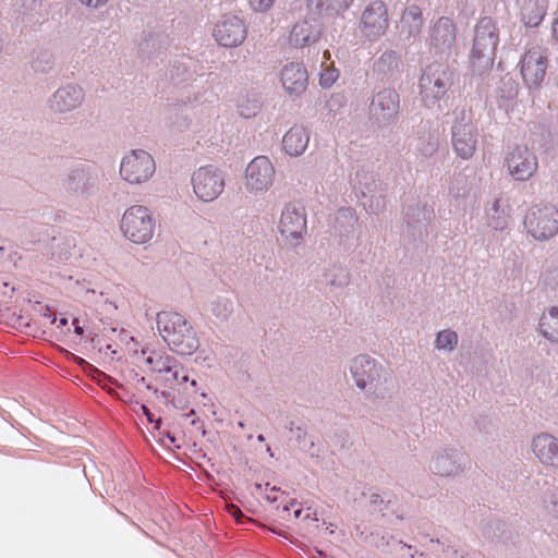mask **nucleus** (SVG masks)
Returning <instances> with one entry per match:
<instances>
[{
    "label": "nucleus",
    "mask_w": 558,
    "mask_h": 558,
    "mask_svg": "<svg viewBox=\"0 0 558 558\" xmlns=\"http://www.w3.org/2000/svg\"><path fill=\"white\" fill-rule=\"evenodd\" d=\"M157 328L162 339L179 354L190 355L198 348V339L193 327L177 312L158 313Z\"/></svg>",
    "instance_id": "nucleus-1"
},
{
    "label": "nucleus",
    "mask_w": 558,
    "mask_h": 558,
    "mask_svg": "<svg viewBox=\"0 0 558 558\" xmlns=\"http://www.w3.org/2000/svg\"><path fill=\"white\" fill-rule=\"evenodd\" d=\"M120 229L129 241L145 244L154 236L155 220L147 207L133 205L122 215Z\"/></svg>",
    "instance_id": "nucleus-2"
},
{
    "label": "nucleus",
    "mask_w": 558,
    "mask_h": 558,
    "mask_svg": "<svg viewBox=\"0 0 558 558\" xmlns=\"http://www.w3.org/2000/svg\"><path fill=\"white\" fill-rule=\"evenodd\" d=\"M352 375L361 389L369 386L377 396H385L395 387L389 372L379 367L374 360L361 355L354 359L351 366Z\"/></svg>",
    "instance_id": "nucleus-3"
},
{
    "label": "nucleus",
    "mask_w": 558,
    "mask_h": 558,
    "mask_svg": "<svg viewBox=\"0 0 558 558\" xmlns=\"http://www.w3.org/2000/svg\"><path fill=\"white\" fill-rule=\"evenodd\" d=\"M527 232L536 240H547L558 232V209L551 204L532 206L524 218Z\"/></svg>",
    "instance_id": "nucleus-4"
},
{
    "label": "nucleus",
    "mask_w": 558,
    "mask_h": 558,
    "mask_svg": "<svg viewBox=\"0 0 558 558\" xmlns=\"http://www.w3.org/2000/svg\"><path fill=\"white\" fill-rule=\"evenodd\" d=\"M155 160L145 150H132L124 156L120 165L121 178L131 184H141L147 181L155 172Z\"/></svg>",
    "instance_id": "nucleus-5"
},
{
    "label": "nucleus",
    "mask_w": 558,
    "mask_h": 558,
    "mask_svg": "<svg viewBox=\"0 0 558 558\" xmlns=\"http://www.w3.org/2000/svg\"><path fill=\"white\" fill-rule=\"evenodd\" d=\"M499 41L496 22L489 17H482L475 27L472 56L475 59H485L486 63L494 61L497 45Z\"/></svg>",
    "instance_id": "nucleus-6"
},
{
    "label": "nucleus",
    "mask_w": 558,
    "mask_h": 558,
    "mask_svg": "<svg viewBox=\"0 0 558 558\" xmlns=\"http://www.w3.org/2000/svg\"><path fill=\"white\" fill-rule=\"evenodd\" d=\"M548 57L545 48L536 46L525 51L520 60V72L529 88H537L545 80Z\"/></svg>",
    "instance_id": "nucleus-7"
},
{
    "label": "nucleus",
    "mask_w": 558,
    "mask_h": 558,
    "mask_svg": "<svg viewBox=\"0 0 558 558\" xmlns=\"http://www.w3.org/2000/svg\"><path fill=\"white\" fill-rule=\"evenodd\" d=\"M509 174L517 181H527L538 169L536 155L526 145H515L505 158Z\"/></svg>",
    "instance_id": "nucleus-8"
},
{
    "label": "nucleus",
    "mask_w": 558,
    "mask_h": 558,
    "mask_svg": "<svg viewBox=\"0 0 558 558\" xmlns=\"http://www.w3.org/2000/svg\"><path fill=\"white\" fill-rule=\"evenodd\" d=\"M275 167L268 157H255L245 169L246 191L255 194L268 191L275 181Z\"/></svg>",
    "instance_id": "nucleus-9"
},
{
    "label": "nucleus",
    "mask_w": 558,
    "mask_h": 558,
    "mask_svg": "<svg viewBox=\"0 0 558 558\" xmlns=\"http://www.w3.org/2000/svg\"><path fill=\"white\" fill-rule=\"evenodd\" d=\"M192 185L195 195L203 202L216 199L225 190L222 173L211 167H201L192 175Z\"/></svg>",
    "instance_id": "nucleus-10"
},
{
    "label": "nucleus",
    "mask_w": 558,
    "mask_h": 558,
    "mask_svg": "<svg viewBox=\"0 0 558 558\" xmlns=\"http://www.w3.org/2000/svg\"><path fill=\"white\" fill-rule=\"evenodd\" d=\"M388 25V10L383 1L372 2L362 13L361 31L368 39L381 37Z\"/></svg>",
    "instance_id": "nucleus-11"
},
{
    "label": "nucleus",
    "mask_w": 558,
    "mask_h": 558,
    "mask_svg": "<svg viewBox=\"0 0 558 558\" xmlns=\"http://www.w3.org/2000/svg\"><path fill=\"white\" fill-rule=\"evenodd\" d=\"M278 229L286 241L298 244L306 232L305 214L295 206L287 205L281 213Z\"/></svg>",
    "instance_id": "nucleus-12"
},
{
    "label": "nucleus",
    "mask_w": 558,
    "mask_h": 558,
    "mask_svg": "<svg viewBox=\"0 0 558 558\" xmlns=\"http://www.w3.org/2000/svg\"><path fill=\"white\" fill-rule=\"evenodd\" d=\"M247 31L244 22L234 15L222 17L214 28L216 41L223 47H236L241 45Z\"/></svg>",
    "instance_id": "nucleus-13"
},
{
    "label": "nucleus",
    "mask_w": 558,
    "mask_h": 558,
    "mask_svg": "<svg viewBox=\"0 0 558 558\" xmlns=\"http://www.w3.org/2000/svg\"><path fill=\"white\" fill-rule=\"evenodd\" d=\"M447 66L441 63L429 64L421 77V93L428 101L436 100L446 94Z\"/></svg>",
    "instance_id": "nucleus-14"
},
{
    "label": "nucleus",
    "mask_w": 558,
    "mask_h": 558,
    "mask_svg": "<svg viewBox=\"0 0 558 558\" xmlns=\"http://www.w3.org/2000/svg\"><path fill=\"white\" fill-rule=\"evenodd\" d=\"M452 147L462 159H470L476 150V132L471 123L457 122L452 126Z\"/></svg>",
    "instance_id": "nucleus-15"
},
{
    "label": "nucleus",
    "mask_w": 558,
    "mask_h": 558,
    "mask_svg": "<svg viewBox=\"0 0 558 558\" xmlns=\"http://www.w3.org/2000/svg\"><path fill=\"white\" fill-rule=\"evenodd\" d=\"M371 112L380 122H388L395 119L399 112L398 93L391 88L378 92L372 100Z\"/></svg>",
    "instance_id": "nucleus-16"
},
{
    "label": "nucleus",
    "mask_w": 558,
    "mask_h": 558,
    "mask_svg": "<svg viewBox=\"0 0 558 558\" xmlns=\"http://www.w3.org/2000/svg\"><path fill=\"white\" fill-rule=\"evenodd\" d=\"M533 452L543 464L558 468V438L548 434L536 436Z\"/></svg>",
    "instance_id": "nucleus-17"
},
{
    "label": "nucleus",
    "mask_w": 558,
    "mask_h": 558,
    "mask_svg": "<svg viewBox=\"0 0 558 558\" xmlns=\"http://www.w3.org/2000/svg\"><path fill=\"white\" fill-rule=\"evenodd\" d=\"M281 82L289 94L300 95L307 86V71L300 63L287 64L281 71Z\"/></svg>",
    "instance_id": "nucleus-18"
},
{
    "label": "nucleus",
    "mask_w": 558,
    "mask_h": 558,
    "mask_svg": "<svg viewBox=\"0 0 558 558\" xmlns=\"http://www.w3.org/2000/svg\"><path fill=\"white\" fill-rule=\"evenodd\" d=\"M457 28L452 19L439 17L430 33V41L435 47H451L456 40Z\"/></svg>",
    "instance_id": "nucleus-19"
},
{
    "label": "nucleus",
    "mask_w": 558,
    "mask_h": 558,
    "mask_svg": "<svg viewBox=\"0 0 558 558\" xmlns=\"http://www.w3.org/2000/svg\"><path fill=\"white\" fill-rule=\"evenodd\" d=\"M83 100V90L76 86H66L57 90L52 98V108L64 112L76 108Z\"/></svg>",
    "instance_id": "nucleus-20"
},
{
    "label": "nucleus",
    "mask_w": 558,
    "mask_h": 558,
    "mask_svg": "<svg viewBox=\"0 0 558 558\" xmlns=\"http://www.w3.org/2000/svg\"><path fill=\"white\" fill-rule=\"evenodd\" d=\"M548 0H523L521 4V21L525 26H538L546 15Z\"/></svg>",
    "instance_id": "nucleus-21"
},
{
    "label": "nucleus",
    "mask_w": 558,
    "mask_h": 558,
    "mask_svg": "<svg viewBox=\"0 0 558 558\" xmlns=\"http://www.w3.org/2000/svg\"><path fill=\"white\" fill-rule=\"evenodd\" d=\"M310 136L303 126H292L282 138V146L290 156L302 155L307 145Z\"/></svg>",
    "instance_id": "nucleus-22"
},
{
    "label": "nucleus",
    "mask_w": 558,
    "mask_h": 558,
    "mask_svg": "<svg viewBox=\"0 0 558 558\" xmlns=\"http://www.w3.org/2000/svg\"><path fill=\"white\" fill-rule=\"evenodd\" d=\"M464 460L463 454L453 451L451 453L437 456L430 468L440 476L456 475L460 471L461 463Z\"/></svg>",
    "instance_id": "nucleus-23"
},
{
    "label": "nucleus",
    "mask_w": 558,
    "mask_h": 558,
    "mask_svg": "<svg viewBox=\"0 0 558 558\" xmlns=\"http://www.w3.org/2000/svg\"><path fill=\"white\" fill-rule=\"evenodd\" d=\"M319 37V29L307 21L296 23L289 36L295 47H305L315 43Z\"/></svg>",
    "instance_id": "nucleus-24"
},
{
    "label": "nucleus",
    "mask_w": 558,
    "mask_h": 558,
    "mask_svg": "<svg viewBox=\"0 0 558 558\" xmlns=\"http://www.w3.org/2000/svg\"><path fill=\"white\" fill-rule=\"evenodd\" d=\"M401 31L408 36H416L421 33L424 19L422 10L418 5L412 4L405 8L400 20Z\"/></svg>",
    "instance_id": "nucleus-25"
},
{
    "label": "nucleus",
    "mask_w": 558,
    "mask_h": 558,
    "mask_svg": "<svg viewBox=\"0 0 558 558\" xmlns=\"http://www.w3.org/2000/svg\"><path fill=\"white\" fill-rule=\"evenodd\" d=\"M539 330L545 338L558 341V307H551L542 315Z\"/></svg>",
    "instance_id": "nucleus-26"
},
{
    "label": "nucleus",
    "mask_w": 558,
    "mask_h": 558,
    "mask_svg": "<svg viewBox=\"0 0 558 558\" xmlns=\"http://www.w3.org/2000/svg\"><path fill=\"white\" fill-rule=\"evenodd\" d=\"M175 361L174 357L162 351H150L146 357V363L151 371L165 373L166 375L170 372L171 367H174Z\"/></svg>",
    "instance_id": "nucleus-27"
},
{
    "label": "nucleus",
    "mask_w": 558,
    "mask_h": 558,
    "mask_svg": "<svg viewBox=\"0 0 558 558\" xmlns=\"http://www.w3.org/2000/svg\"><path fill=\"white\" fill-rule=\"evenodd\" d=\"M260 109V101L257 95H240L238 98L239 113L244 118H252L257 114Z\"/></svg>",
    "instance_id": "nucleus-28"
},
{
    "label": "nucleus",
    "mask_w": 558,
    "mask_h": 558,
    "mask_svg": "<svg viewBox=\"0 0 558 558\" xmlns=\"http://www.w3.org/2000/svg\"><path fill=\"white\" fill-rule=\"evenodd\" d=\"M324 58L326 59L324 62H322V72L319 75V84L328 88L333 85V83L339 77V71L333 66L332 62H329L330 60V52L326 50L324 52Z\"/></svg>",
    "instance_id": "nucleus-29"
},
{
    "label": "nucleus",
    "mask_w": 558,
    "mask_h": 558,
    "mask_svg": "<svg viewBox=\"0 0 558 558\" xmlns=\"http://www.w3.org/2000/svg\"><path fill=\"white\" fill-rule=\"evenodd\" d=\"M458 343V336L454 331L442 330L437 335L436 347L444 350H452Z\"/></svg>",
    "instance_id": "nucleus-30"
},
{
    "label": "nucleus",
    "mask_w": 558,
    "mask_h": 558,
    "mask_svg": "<svg viewBox=\"0 0 558 558\" xmlns=\"http://www.w3.org/2000/svg\"><path fill=\"white\" fill-rule=\"evenodd\" d=\"M352 3V0H318L317 5L324 11L343 12Z\"/></svg>",
    "instance_id": "nucleus-31"
},
{
    "label": "nucleus",
    "mask_w": 558,
    "mask_h": 558,
    "mask_svg": "<svg viewBox=\"0 0 558 558\" xmlns=\"http://www.w3.org/2000/svg\"><path fill=\"white\" fill-rule=\"evenodd\" d=\"M187 380L189 376L185 369L175 361L174 367H171L170 372L167 374L166 381H168L170 385H182Z\"/></svg>",
    "instance_id": "nucleus-32"
},
{
    "label": "nucleus",
    "mask_w": 558,
    "mask_h": 558,
    "mask_svg": "<svg viewBox=\"0 0 558 558\" xmlns=\"http://www.w3.org/2000/svg\"><path fill=\"white\" fill-rule=\"evenodd\" d=\"M275 0H248L250 7L256 12H267L271 9Z\"/></svg>",
    "instance_id": "nucleus-33"
},
{
    "label": "nucleus",
    "mask_w": 558,
    "mask_h": 558,
    "mask_svg": "<svg viewBox=\"0 0 558 558\" xmlns=\"http://www.w3.org/2000/svg\"><path fill=\"white\" fill-rule=\"evenodd\" d=\"M83 4H86L88 7H98L101 3H105L107 0H80Z\"/></svg>",
    "instance_id": "nucleus-34"
},
{
    "label": "nucleus",
    "mask_w": 558,
    "mask_h": 558,
    "mask_svg": "<svg viewBox=\"0 0 558 558\" xmlns=\"http://www.w3.org/2000/svg\"><path fill=\"white\" fill-rule=\"evenodd\" d=\"M142 410H143V413L148 417L149 421H151V413L149 411V409L146 407V405H142Z\"/></svg>",
    "instance_id": "nucleus-35"
},
{
    "label": "nucleus",
    "mask_w": 558,
    "mask_h": 558,
    "mask_svg": "<svg viewBox=\"0 0 558 558\" xmlns=\"http://www.w3.org/2000/svg\"><path fill=\"white\" fill-rule=\"evenodd\" d=\"M232 514L233 515L241 514V510L239 508H236L235 506H232Z\"/></svg>",
    "instance_id": "nucleus-36"
},
{
    "label": "nucleus",
    "mask_w": 558,
    "mask_h": 558,
    "mask_svg": "<svg viewBox=\"0 0 558 558\" xmlns=\"http://www.w3.org/2000/svg\"><path fill=\"white\" fill-rule=\"evenodd\" d=\"M75 332L77 335H82L83 333V328L81 326H75Z\"/></svg>",
    "instance_id": "nucleus-37"
},
{
    "label": "nucleus",
    "mask_w": 558,
    "mask_h": 558,
    "mask_svg": "<svg viewBox=\"0 0 558 558\" xmlns=\"http://www.w3.org/2000/svg\"><path fill=\"white\" fill-rule=\"evenodd\" d=\"M68 324V319L66 318H61L60 319V326H65Z\"/></svg>",
    "instance_id": "nucleus-38"
},
{
    "label": "nucleus",
    "mask_w": 558,
    "mask_h": 558,
    "mask_svg": "<svg viewBox=\"0 0 558 558\" xmlns=\"http://www.w3.org/2000/svg\"><path fill=\"white\" fill-rule=\"evenodd\" d=\"M300 514H301V510H300V509H298V510H295V511H294V517H295V518H299V517H300Z\"/></svg>",
    "instance_id": "nucleus-39"
},
{
    "label": "nucleus",
    "mask_w": 558,
    "mask_h": 558,
    "mask_svg": "<svg viewBox=\"0 0 558 558\" xmlns=\"http://www.w3.org/2000/svg\"><path fill=\"white\" fill-rule=\"evenodd\" d=\"M258 440L263 441L264 437L262 435L258 436Z\"/></svg>",
    "instance_id": "nucleus-40"
}]
</instances>
